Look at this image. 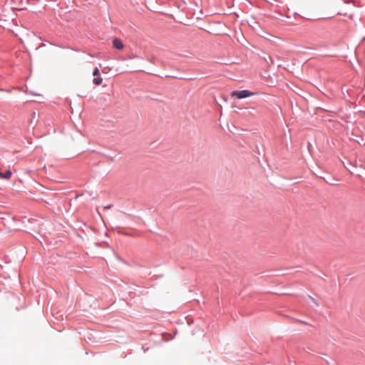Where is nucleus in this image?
Here are the masks:
<instances>
[{
	"mask_svg": "<svg viewBox=\"0 0 365 365\" xmlns=\"http://www.w3.org/2000/svg\"><path fill=\"white\" fill-rule=\"evenodd\" d=\"M93 75L94 76H100V72H99V69L98 68H96L93 72Z\"/></svg>",
	"mask_w": 365,
	"mask_h": 365,
	"instance_id": "nucleus-5",
	"label": "nucleus"
},
{
	"mask_svg": "<svg viewBox=\"0 0 365 365\" xmlns=\"http://www.w3.org/2000/svg\"><path fill=\"white\" fill-rule=\"evenodd\" d=\"M3 173L0 171V178H2Z\"/></svg>",
	"mask_w": 365,
	"mask_h": 365,
	"instance_id": "nucleus-6",
	"label": "nucleus"
},
{
	"mask_svg": "<svg viewBox=\"0 0 365 365\" xmlns=\"http://www.w3.org/2000/svg\"><path fill=\"white\" fill-rule=\"evenodd\" d=\"M11 177V170H8L4 173H3L2 178L9 179Z\"/></svg>",
	"mask_w": 365,
	"mask_h": 365,
	"instance_id": "nucleus-4",
	"label": "nucleus"
},
{
	"mask_svg": "<svg viewBox=\"0 0 365 365\" xmlns=\"http://www.w3.org/2000/svg\"><path fill=\"white\" fill-rule=\"evenodd\" d=\"M102 82H103V78L100 76H97L96 78H94L93 80V83L96 86L101 85L102 83Z\"/></svg>",
	"mask_w": 365,
	"mask_h": 365,
	"instance_id": "nucleus-3",
	"label": "nucleus"
},
{
	"mask_svg": "<svg viewBox=\"0 0 365 365\" xmlns=\"http://www.w3.org/2000/svg\"><path fill=\"white\" fill-rule=\"evenodd\" d=\"M113 46L115 48L118 50H122L124 47V45L120 39L114 38L113 41Z\"/></svg>",
	"mask_w": 365,
	"mask_h": 365,
	"instance_id": "nucleus-2",
	"label": "nucleus"
},
{
	"mask_svg": "<svg viewBox=\"0 0 365 365\" xmlns=\"http://www.w3.org/2000/svg\"><path fill=\"white\" fill-rule=\"evenodd\" d=\"M253 95H254V93L250 92L248 90L235 91L231 93L232 97L235 96L239 99L250 97Z\"/></svg>",
	"mask_w": 365,
	"mask_h": 365,
	"instance_id": "nucleus-1",
	"label": "nucleus"
}]
</instances>
